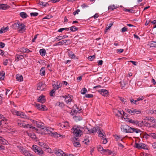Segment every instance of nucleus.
I'll use <instances>...</instances> for the list:
<instances>
[{"mask_svg":"<svg viewBox=\"0 0 156 156\" xmlns=\"http://www.w3.org/2000/svg\"><path fill=\"white\" fill-rule=\"evenodd\" d=\"M80 10L79 9H77L76 11H75L74 12H73V14L75 16L76 15V14H78L79 12H80Z\"/></svg>","mask_w":156,"mask_h":156,"instance_id":"13d9d810","label":"nucleus"},{"mask_svg":"<svg viewBox=\"0 0 156 156\" xmlns=\"http://www.w3.org/2000/svg\"><path fill=\"white\" fill-rule=\"evenodd\" d=\"M0 142L2 144L5 145L6 144L7 141L2 137H0Z\"/></svg>","mask_w":156,"mask_h":156,"instance_id":"c756f323","label":"nucleus"},{"mask_svg":"<svg viewBox=\"0 0 156 156\" xmlns=\"http://www.w3.org/2000/svg\"><path fill=\"white\" fill-rule=\"evenodd\" d=\"M50 133H48L50 134H51V136H54V137H55V136H57V137H59L60 136H61V135L60 134H58L56 132H51V131H50Z\"/></svg>","mask_w":156,"mask_h":156,"instance_id":"4be33fe9","label":"nucleus"},{"mask_svg":"<svg viewBox=\"0 0 156 156\" xmlns=\"http://www.w3.org/2000/svg\"><path fill=\"white\" fill-rule=\"evenodd\" d=\"M17 148L22 153L23 151V150H24L25 148H23V147H21L20 146H17Z\"/></svg>","mask_w":156,"mask_h":156,"instance_id":"09e8293b","label":"nucleus"},{"mask_svg":"<svg viewBox=\"0 0 156 156\" xmlns=\"http://www.w3.org/2000/svg\"><path fill=\"white\" fill-rule=\"evenodd\" d=\"M102 139H104V138H103L102 137ZM105 139H103V143L104 144H105L107 143V140L106 139V138H105Z\"/></svg>","mask_w":156,"mask_h":156,"instance_id":"680f3d73","label":"nucleus"},{"mask_svg":"<svg viewBox=\"0 0 156 156\" xmlns=\"http://www.w3.org/2000/svg\"><path fill=\"white\" fill-rule=\"evenodd\" d=\"M67 40H62V41L58 42V44L59 45H62L66 43L67 42Z\"/></svg>","mask_w":156,"mask_h":156,"instance_id":"e433bc0d","label":"nucleus"},{"mask_svg":"<svg viewBox=\"0 0 156 156\" xmlns=\"http://www.w3.org/2000/svg\"><path fill=\"white\" fill-rule=\"evenodd\" d=\"M62 39V36H58L55 37L54 39V41H57Z\"/></svg>","mask_w":156,"mask_h":156,"instance_id":"58836bf2","label":"nucleus"},{"mask_svg":"<svg viewBox=\"0 0 156 156\" xmlns=\"http://www.w3.org/2000/svg\"><path fill=\"white\" fill-rule=\"evenodd\" d=\"M130 101L131 103H132L134 104H136V102H137L136 100H134L133 99H130Z\"/></svg>","mask_w":156,"mask_h":156,"instance_id":"0e129e2a","label":"nucleus"},{"mask_svg":"<svg viewBox=\"0 0 156 156\" xmlns=\"http://www.w3.org/2000/svg\"><path fill=\"white\" fill-rule=\"evenodd\" d=\"M121 129L123 132L126 133H131L132 127L127 125H123L121 126Z\"/></svg>","mask_w":156,"mask_h":156,"instance_id":"0eeeda50","label":"nucleus"},{"mask_svg":"<svg viewBox=\"0 0 156 156\" xmlns=\"http://www.w3.org/2000/svg\"><path fill=\"white\" fill-rule=\"evenodd\" d=\"M127 29L128 28L126 27H124L121 29V31L122 33L125 32L127 31Z\"/></svg>","mask_w":156,"mask_h":156,"instance_id":"5fc2aeb1","label":"nucleus"},{"mask_svg":"<svg viewBox=\"0 0 156 156\" xmlns=\"http://www.w3.org/2000/svg\"><path fill=\"white\" fill-rule=\"evenodd\" d=\"M5 73L3 71L0 72V79L3 80L5 77Z\"/></svg>","mask_w":156,"mask_h":156,"instance_id":"f704fd0d","label":"nucleus"},{"mask_svg":"<svg viewBox=\"0 0 156 156\" xmlns=\"http://www.w3.org/2000/svg\"><path fill=\"white\" fill-rule=\"evenodd\" d=\"M128 121L130 123L141 127L144 126V122L143 121H139L138 120H133L131 119L127 118Z\"/></svg>","mask_w":156,"mask_h":156,"instance_id":"20e7f679","label":"nucleus"},{"mask_svg":"<svg viewBox=\"0 0 156 156\" xmlns=\"http://www.w3.org/2000/svg\"><path fill=\"white\" fill-rule=\"evenodd\" d=\"M64 125H63V126L64 127H69V122H64Z\"/></svg>","mask_w":156,"mask_h":156,"instance_id":"864d4df0","label":"nucleus"},{"mask_svg":"<svg viewBox=\"0 0 156 156\" xmlns=\"http://www.w3.org/2000/svg\"><path fill=\"white\" fill-rule=\"evenodd\" d=\"M124 11L125 12H128L131 13H133L134 12V11L133 9H128L126 8H124Z\"/></svg>","mask_w":156,"mask_h":156,"instance_id":"c03bdc74","label":"nucleus"},{"mask_svg":"<svg viewBox=\"0 0 156 156\" xmlns=\"http://www.w3.org/2000/svg\"><path fill=\"white\" fill-rule=\"evenodd\" d=\"M40 74L42 76H43L45 75V69L44 67L42 68L40 70Z\"/></svg>","mask_w":156,"mask_h":156,"instance_id":"cd10ccee","label":"nucleus"},{"mask_svg":"<svg viewBox=\"0 0 156 156\" xmlns=\"http://www.w3.org/2000/svg\"><path fill=\"white\" fill-rule=\"evenodd\" d=\"M64 30H66L67 31H68L69 30V29L68 28H60L58 30V31L59 32H61L62 31Z\"/></svg>","mask_w":156,"mask_h":156,"instance_id":"49530a36","label":"nucleus"},{"mask_svg":"<svg viewBox=\"0 0 156 156\" xmlns=\"http://www.w3.org/2000/svg\"><path fill=\"white\" fill-rule=\"evenodd\" d=\"M55 105L56 106H58L59 107H63L64 106V104L62 102H58L56 103Z\"/></svg>","mask_w":156,"mask_h":156,"instance_id":"ea45409f","label":"nucleus"},{"mask_svg":"<svg viewBox=\"0 0 156 156\" xmlns=\"http://www.w3.org/2000/svg\"><path fill=\"white\" fill-rule=\"evenodd\" d=\"M125 110L127 112L132 115H134L135 114H140L141 113L140 110H137L133 108L130 109H126Z\"/></svg>","mask_w":156,"mask_h":156,"instance_id":"423d86ee","label":"nucleus"},{"mask_svg":"<svg viewBox=\"0 0 156 156\" xmlns=\"http://www.w3.org/2000/svg\"><path fill=\"white\" fill-rule=\"evenodd\" d=\"M17 124L18 126L20 127H24L26 126L25 123H24L23 122L21 121L18 122Z\"/></svg>","mask_w":156,"mask_h":156,"instance_id":"2f4dec72","label":"nucleus"},{"mask_svg":"<svg viewBox=\"0 0 156 156\" xmlns=\"http://www.w3.org/2000/svg\"><path fill=\"white\" fill-rule=\"evenodd\" d=\"M20 16L23 18H26L28 16L27 14L24 12H21L20 13Z\"/></svg>","mask_w":156,"mask_h":156,"instance_id":"7c9ffc66","label":"nucleus"},{"mask_svg":"<svg viewBox=\"0 0 156 156\" xmlns=\"http://www.w3.org/2000/svg\"><path fill=\"white\" fill-rule=\"evenodd\" d=\"M62 97L65 98V101L67 104H70V102L72 101L73 98V96L68 94L67 95H64Z\"/></svg>","mask_w":156,"mask_h":156,"instance_id":"1a4fd4ad","label":"nucleus"},{"mask_svg":"<svg viewBox=\"0 0 156 156\" xmlns=\"http://www.w3.org/2000/svg\"><path fill=\"white\" fill-rule=\"evenodd\" d=\"M33 150L36 154L40 156H42L43 154V151L40 147L37 145H33L32 146Z\"/></svg>","mask_w":156,"mask_h":156,"instance_id":"39448f33","label":"nucleus"},{"mask_svg":"<svg viewBox=\"0 0 156 156\" xmlns=\"http://www.w3.org/2000/svg\"><path fill=\"white\" fill-rule=\"evenodd\" d=\"M55 90L54 89L52 90L50 93V95L51 96H53L55 95Z\"/></svg>","mask_w":156,"mask_h":156,"instance_id":"8fccbe9b","label":"nucleus"},{"mask_svg":"<svg viewBox=\"0 0 156 156\" xmlns=\"http://www.w3.org/2000/svg\"><path fill=\"white\" fill-rule=\"evenodd\" d=\"M36 106L39 110L44 111L45 110L44 108L45 106L44 105L40 104H37Z\"/></svg>","mask_w":156,"mask_h":156,"instance_id":"ddd939ff","label":"nucleus"},{"mask_svg":"<svg viewBox=\"0 0 156 156\" xmlns=\"http://www.w3.org/2000/svg\"><path fill=\"white\" fill-rule=\"evenodd\" d=\"M114 136L115 137V138L116 140H122V139L121 138V136L117 135H114Z\"/></svg>","mask_w":156,"mask_h":156,"instance_id":"79ce46f5","label":"nucleus"},{"mask_svg":"<svg viewBox=\"0 0 156 156\" xmlns=\"http://www.w3.org/2000/svg\"><path fill=\"white\" fill-rule=\"evenodd\" d=\"M68 54L69 57L73 59L75 58V55L71 51L69 50L68 51Z\"/></svg>","mask_w":156,"mask_h":156,"instance_id":"dca6fc26","label":"nucleus"},{"mask_svg":"<svg viewBox=\"0 0 156 156\" xmlns=\"http://www.w3.org/2000/svg\"><path fill=\"white\" fill-rule=\"evenodd\" d=\"M30 15L31 16H36L38 15V13L36 12H31Z\"/></svg>","mask_w":156,"mask_h":156,"instance_id":"603ef678","label":"nucleus"},{"mask_svg":"<svg viewBox=\"0 0 156 156\" xmlns=\"http://www.w3.org/2000/svg\"><path fill=\"white\" fill-rule=\"evenodd\" d=\"M150 121L151 122H156V120L154 119V118L152 117H151V118H150Z\"/></svg>","mask_w":156,"mask_h":156,"instance_id":"4d7b16f0","label":"nucleus"},{"mask_svg":"<svg viewBox=\"0 0 156 156\" xmlns=\"http://www.w3.org/2000/svg\"><path fill=\"white\" fill-rule=\"evenodd\" d=\"M48 3L47 2H45L42 1H39V4L40 5H42L43 6H46V4Z\"/></svg>","mask_w":156,"mask_h":156,"instance_id":"3c124183","label":"nucleus"},{"mask_svg":"<svg viewBox=\"0 0 156 156\" xmlns=\"http://www.w3.org/2000/svg\"><path fill=\"white\" fill-rule=\"evenodd\" d=\"M37 100L38 102H41L42 103H44L46 101L45 97L43 95L39 96Z\"/></svg>","mask_w":156,"mask_h":156,"instance_id":"4468645a","label":"nucleus"},{"mask_svg":"<svg viewBox=\"0 0 156 156\" xmlns=\"http://www.w3.org/2000/svg\"><path fill=\"white\" fill-rule=\"evenodd\" d=\"M39 52L41 55L43 56H45L46 53V50L44 48L40 49Z\"/></svg>","mask_w":156,"mask_h":156,"instance_id":"5701e85b","label":"nucleus"},{"mask_svg":"<svg viewBox=\"0 0 156 156\" xmlns=\"http://www.w3.org/2000/svg\"><path fill=\"white\" fill-rule=\"evenodd\" d=\"M145 136H147L152 137L153 139H156V134L155 133H151L149 135L147 134L145 135Z\"/></svg>","mask_w":156,"mask_h":156,"instance_id":"473e14b6","label":"nucleus"},{"mask_svg":"<svg viewBox=\"0 0 156 156\" xmlns=\"http://www.w3.org/2000/svg\"><path fill=\"white\" fill-rule=\"evenodd\" d=\"M93 94H87L86 95L85 97L89 98H92L93 97Z\"/></svg>","mask_w":156,"mask_h":156,"instance_id":"6e6d98bb","label":"nucleus"},{"mask_svg":"<svg viewBox=\"0 0 156 156\" xmlns=\"http://www.w3.org/2000/svg\"><path fill=\"white\" fill-rule=\"evenodd\" d=\"M9 7V6L7 4H2L0 5V9H6Z\"/></svg>","mask_w":156,"mask_h":156,"instance_id":"412c9836","label":"nucleus"},{"mask_svg":"<svg viewBox=\"0 0 156 156\" xmlns=\"http://www.w3.org/2000/svg\"><path fill=\"white\" fill-rule=\"evenodd\" d=\"M103 153L106 155H110L112 153V152L109 149H104Z\"/></svg>","mask_w":156,"mask_h":156,"instance_id":"393cba45","label":"nucleus"},{"mask_svg":"<svg viewBox=\"0 0 156 156\" xmlns=\"http://www.w3.org/2000/svg\"><path fill=\"white\" fill-rule=\"evenodd\" d=\"M42 147L46 149H49L51 151V149L46 144H44V145Z\"/></svg>","mask_w":156,"mask_h":156,"instance_id":"bf43d9fd","label":"nucleus"},{"mask_svg":"<svg viewBox=\"0 0 156 156\" xmlns=\"http://www.w3.org/2000/svg\"><path fill=\"white\" fill-rule=\"evenodd\" d=\"M141 132V131L138 129L137 128H132L131 129V133H133L134 132H135L136 133H140Z\"/></svg>","mask_w":156,"mask_h":156,"instance_id":"aec40b11","label":"nucleus"},{"mask_svg":"<svg viewBox=\"0 0 156 156\" xmlns=\"http://www.w3.org/2000/svg\"><path fill=\"white\" fill-rule=\"evenodd\" d=\"M152 147L154 149L156 148V142L153 143L152 144Z\"/></svg>","mask_w":156,"mask_h":156,"instance_id":"774afa93","label":"nucleus"},{"mask_svg":"<svg viewBox=\"0 0 156 156\" xmlns=\"http://www.w3.org/2000/svg\"><path fill=\"white\" fill-rule=\"evenodd\" d=\"M44 85H43V83L42 82H39L37 86V89L41 90H42L44 89Z\"/></svg>","mask_w":156,"mask_h":156,"instance_id":"f3484780","label":"nucleus"},{"mask_svg":"<svg viewBox=\"0 0 156 156\" xmlns=\"http://www.w3.org/2000/svg\"><path fill=\"white\" fill-rule=\"evenodd\" d=\"M117 8L118 7L117 6H115L114 5H111L109 6L108 7V10H110L111 11H113L115 9Z\"/></svg>","mask_w":156,"mask_h":156,"instance_id":"bb28decb","label":"nucleus"},{"mask_svg":"<svg viewBox=\"0 0 156 156\" xmlns=\"http://www.w3.org/2000/svg\"><path fill=\"white\" fill-rule=\"evenodd\" d=\"M53 88L55 90H58L59 88L61 87L62 86V83H57L56 84H54L52 85Z\"/></svg>","mask_w":156,"mask_h":156,"instance_id":"2eb2a0df","label":"nucleus"},{"mask_svg":"<svg viewBox=\"0 0 156 156\" xmlns=\"http://www.w3.org/2000/svg\"><path fill=\"white\" fill-rule=\"evenodd\" d=\"M135 147L138 149H146V145L142 143H136Z\"/></svg>","mask_w":156,"mask_h":156,"instance_id":"9d476101","label":"nucleus"},{"mask_svg":"<svg viewBox=\"0 0 156 156\" xmlns=\"http://www.w3.org/2000/svg\"><path fill=\"white\" fill-rule=\"evenodd\" d=\"M87 92V91L86 88L84 87L81 90V94H85Z\"/></svg>","mask_w":156,"mask_h":156,"instance_id":"37998d69","label":"nucleus"},{"mask_svg":"<svg viewBox=\"0 0 156 156\" xmlns=\"http://www.w3.org/2000/svg\"><path fill=\"white\" fill-rule=\"evenodd\" d=\"M28 135L32 138L35 139L36 138L35 134L34 133H28Z\"/></svg>","mask_w":156,"mask_h":156,"instance_id":"c9c22d12","label":"nucleus"},{"mask_svg":"<svg viewBox=\"0 0 156 156\" xmlns=\"http://www.w3.org/2000/svg\"><path fill=\"white\" fill-rule=\"evenodd\" d=\"M16 56L17 57L15 59V61H16V62H18L20 60L23 59L24 58L23 56L22 55H16Z\"/></svg>","mask_w":156,"mask_h":156,"instance_id":"b1692460","label":"nucleus"},{"mask_svg":"<svg viewBox=\"0 0 156 156\" xmlns=\"http://www.w3.org/2000/svg\"><path fill=\"white\" fill-rule=\"evenodd\" d=\"M99 151H102V153H103L104 149H103V147L100 145H98L97 147Z\"/></svg>","mask_w":156,"mask_h":156,"instance_id":"a19ab883","label":"nucleus"},{"mask_svg":"<svg viewBox=\"0 0 156 156\" xmlns=\"http://www.w3.org/2000/svg\"><path fill=\"white\" fill-rule=\"evenodd\" d=\"M98 92L104 96H107L108 93V91L105 89H102L101 90H98Z\"/></svg>","mask_w":156,"mask_h":156,"instance_id":"f8f14e48","label":"nucleus"},{"mask_svg":"<svg viewBox=\"0 0 156 156\" xmlns=\"http://www.w3.org/2000/svg\"><path fill=\"white\" fill-rule=\"evenodd\" d=\"M73 144L74 145L75 147H80V143L79 142H74L73 143Z\"/></svg>","mask_w":156,"mask_h":156,"instance_id":"a18cd8bd","label":"nucleus"},{"mask_svg":"<svg viewBox=\"0 0 156 156\" xmlns=\"http://www.w3.org/2000/svg\"><path fill=\"white\" fill-rule=\"evenodd\" d=\"M12 26L13 28L17 29L20 33H23V31L26 30L25 25L19 21H17L16 22L14 23Z\"/></svg>","mask_w":156,"mask_h":156,"instance_id":"f03ea898","label":"nucleus"},{"mask_svg":"<svg viewBox=\"0 0 156 156\" xmlns=\"http://www.w3.org/2000/svg\"><path fill=\"white\" fill-rule=\"evenodd\" d=\"M33 122L34 123L36 124L37 126L38 127L41 128L42 129H44V127L41 124V123L36 121H34V120H33Z\"/></svg>","mask_w":156,"mask_h":156,"instance_id":"a211bd4d","label":"nucleus"},{"mask_svg":"<svg viewBox=\"0 0 156 156\" xmlns=\"http://www.w3.org/2000/svg\"><path fill=\"white\" fill-rule=\"evenodd\" d=\"M72 129L73 131V133L74 135L76 137H78L82 134L84 129L82 127L74 126Z\"/></svg>","mask_w":156,"mask_h":156,"instance_id":"7ed1b4c3","label":"nucleus"},{"mask_svg":"<svg viewBox=\"0 0 156 156\" xmlns=\"http://www.w3.org/2000/svg\"><path fill=\"white\" fill-rule=\"evenodd\" d=\"M22 153L26 156H30L32 155L30 151L26 150L25 149L23 150Z\"/></svg>","mask_w":156,"mask_h":156,"instance_id":"6ab92c4d","label":"nucleus"},{"mask_svg":"<svg viewBox=\"0 0 156 156\" xmlns=\"http://www.w3.org/2000/svg\"><path fill=\"white\" fill-rule=\"evenodd\" d=\"M149 45L150 47H155L156 48V41H153L152 42L150 43Z\"/></svg>","mask_w":156,"mask_h":156,"instance_id":"72a5a7b5","label":"nucleus"},{"mask_svg":"<svg viewBox=\"0 0 156 156\" xmlns=\"http://www.w3.org/2000/svg\"><path fill=\"white\" fill-rule=\"evenodd\" d=\"M5 46V44L4 43L1 42H0V47L1 48H3Z\"/></svg>","mask_w":156,"mask_h":156,"instance_id":"052dcab7","label":"nucleus"},{"mask_svg":"<svg viewBox=\"0 0 156 156\" xmlns=\"http://www.w3.org/2000/svg\"><path fill=\"white\" fill-rule=\"evenodd\" d=\"M26 48H23L21 49L20 51L23 52H26Z\"/></svg>","mask_w":156,"mask_h":156,"instance_id":"69168bd1","label":"nucleus"},{"mask_svg":"<svg viewBox=\"0 0 156 156\" xmlns=\"http://www.w3.org/2000/svg\"><path fill=\"white\" fill-rule=\"evenodd\" d=\"M78 28L76 27L73 26L70 27V31L74 32L78 30Z\"/></svg>","mask_w":156,"mask_h":156,"instance_id":"c85d7f7f","label":"nucleus"},{"mask_svg":"<svg viewBox=\"0 0 156 156\" xmlns=\"http://www.w3.org/2000/svg\"><path fill=\"white\" fill-rule=\"evenodd\" d=\"M74 119L76 122H78L82 120V118L80 116H75L74 117Z\"/></svg>","mask_w":156,"mask_h":156,"instance_id":"4c0bfd02","label":"nucleus"},{"mask_svg":"<svg viewBox=\"0 0 156 156\" xmlns=\"http://www.w3.org/2000/svg\"><path fill=\"white\" fill-rule=\"evenodd\" d=\"M55 153L57 156H66V154L64 153L63 151L60 149L56 150Z\"/></svg>","mask_w":156,"mask_h":156,"instance_id":"9b49d317","label":"nucleus"},{"mask_svg":"<svg viewBox=\"0 0 156 156\" xmlns=\"http://www.w3.org/2000/svg\"><path fill=\"white\" fill-rule=\"evenodd\" d=\"M81 6L82 8H84L85 7H88V6L86 5V4H85V3H83L81 5Z\"/></svg>","mask_w":156,"mask_h":156,"instance_id":"338daca9","label":"nucleus"},{"mask_svg":"<svg viewBox=\"0 0 156 156\" xmlns=\"http://www.w3.org/2000/svg\"><path fill=\"white\" fill-rule=\"evenodd\" d=\"M12 112L14 115L20 116V117L22 118H25L26 119L29 118L27 116H26L24 114L21 112H19L16 111H13Z\"/></svg>","mask_w":156,"mask_h":156,"instance_id":"6e6552de","label":"nucleus"},{"mask_svg":"<svg viewBox=\"0 0 156 156\" xmlns=\"http://www.w3.org/2000/svg\"><path fill=\"white\" fill-rule=\"evenodd\" d=\"M16 79L17 80L20 81H22L23 80L22 76L19 74H17L16 75Z\"/></svg>","mask_w":156,"mask_h":156,"instance_id":"a878e982","label":"nucleus"},{"mask_svg":"<svg viewBox=\"0 0 156 156\" xmlns=\"http://www.w3.org/2000/svg\"><path fill=\"white\" fill-rule=\"evenodd\" d=\"M86 129L89 132V133H93L95 132H97L98 134V136L100 137H102L103 138H105L106 137L105 133L104 131L100 128L99 127H94L92 128L91 130L90 131L87 128H85V129Z\"/></svg>","mask_w":156,"mask_h":156,"instance_id":"f257e3e1","label":"nucleus"},{"mask_svg":"<svg viewBox=\"0 0 156 156\" xmlns=\"http://www.w3.org/2000/svg\"><path fill=\"white\" fill-rule=\"evenodd\" d=\"M95 58V55H93L90 56L88 57V59L90 61H92Z\"/></svg>","mask_w":156,"mask_h":156,"instance_id":"de8ad7c7","label":"nucleus"},{"mask_svg":"<svg viewBox=\"0 0 156 156\" xmlns=\"http://www.w3.org/2000/svg\"><path fill=\"white\" fill-rule=\"evenodd\" d=\"M113 23H111L110 24H109V25L106 28V30H108L111 26L113 25Z\"/></svg>","mask_w":156,"mask_h":156,"instance_id":"e2e57ef3","label":"nucleus"}]
</instances>
